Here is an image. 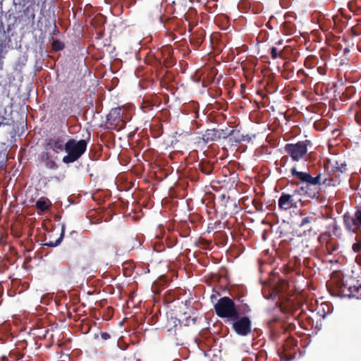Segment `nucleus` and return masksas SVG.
Masks as SVG:
<instances>
[{
    "mask_svg": "<svg viewBox=\"0 0 361 361\" xmlns=\"http://www.w3.org/2000/svg\"><path fill=\"white\" fill-rule=\"evenodd\" d=\"M50 205L51 203L48 201V200L44 198H40L35 203L36 208L40 212H45L46 210L49 209Z\"/></svg>",
    "mask_w": 361,
    "mask_h": 361,
    "instance_id": "17",
    "label": "nucleus"
},
{
    "mask_svg": "<svg viewBox=\"0 0 361 361\" xmlns=\"http://www.w3.org/2000/svg\"><path fill=\"white\" fill-rule=\"evenodd\" d=\"M309 143L310 141L307 140L296 143H287L284 146V151L293 161H299L306 158Z\"/></svg>",
    "mask_w": 361,
    "mask_h": 361,
    "instance_id": "5",
    "label": "nucleus"
},
{
    "mask_svg": "<svg viewBox=\"0 0 361 361\" xmlns=\"http://www.w3.org/2000/svg\"><path fill=\"white\" fill-rule=\"evenodd\" d=\"M124 106L112 109L106 116V128L119 130L126 127V121L124 117Z\"/></svg>",
    "mask_w": 361,
    "mask_h": 361,
    "instance_id": "4",
    "label": "nucleus"
},
{
    "mask_svg": "<svg viewBox=\"0 0 361 361\" xmlns=\"http://www.w3.org/2000/svg\"><path fill=\"white\" fill-rule=\"evenodd\" d=\"M245 137L239 130H231L228 132V128H226V139L228 138V142L231 146L236 147L243 140H245Z\"/></svg>",
    "mask_w": 361,
    "mask_h": 361,
    "instance_id": "13",
    "label": "nucleus"
},
{
    "mask_svg": "<svg viewBox=\"0 0 361 361\" xmlns=\"http://www.w3.org/2000/svg\"><path fill=\"white\" fill-rule=\"evenodd\" d=\"M52 48L55 51H60L64 48V44L59 40H54L52 42Z\"/></svg>",
    "mask_w": 361,
    "mask_h": 361,
    "instance_id": "23",
    "label": "nucleus"
},
{
    "mask_svg": "<svg viewBox=\"0 0 361 361\" xmlns=\"http://www.w3.org/2000/svg\"><path fill=\"white\" fill-rule=\"evenodd\" d=\"M8 357L11 359V361H15L22 358L23 355L19 352L11 351L8 353V356L3 355H1V361H8Z\"/></svg>",
    "mask_w": 361,
    "mask_h": 361,
    "instance_id": "19",
    "label": "nucleus"
},
{
    "mask_svg": "<svg viewBox=\"0 0 361 361\" xmlns=\"http://www.w3.org/2000/svg\"><path fill=\"white\" fill-rule=\"evenodd\" d=\"M343 220L345 226L348 231L354 233L357 232L358 230L361 231V207L357 209L353 216L345 214Z\"/></svg>",
    "mask_w": 361,
    "mask_h": 361,
    "instance_id": "8",
    "label": "nucleus"
},
{
    "mask_svg": "<svg viewBox=\"0 0 361 361\" xmlns=\"http://www.w3.org/2000/svg\"><path fill=\"white\" fill-rule=\"evenodd\" d=\"M278 44H282V40H281V41H279V42H278Z\"/></svg>",
    "mask_w": 361,
    "mask_h": 361,
    "instance_id": "40",
    "label": "nucleus"
},
{
    "mask_svg": "<svg viewBox=\"0 0 361 361\" xmlns=\"http://www.w3.org/2000/svg\"><path fill=\"white\" fill-rule=\"evenodd\" d=\"M347 170V166L345 163H339L338 161H336L335 164L332 166V171L336 173H345Z\"/></svg>",
    "mask_w": 361,
    "mask_h": 361,
    "instance_id": "20",
    "label": "nucleus"
},
{
    "mask_svg": "<svg viewBox=\"0 0 361 361\" xmlns=\"http://www.w3.org/2000/svg\"><path fill=\"white\" fill-rule=\"evenodd\" d=\"M249 311H250V308L248 307V306L246 305V306L243 307V313H246Z\"/></svg>",
    "mask_w": 361,
    "mask_h": 361,
    "instance_id": "35",
    "label": "nucleus"
},
{
    "mask_svg": "<svg viewBox=\"0 0 361 361\" xmlns=\"http://www.w3.org/2000/svg\"><path fill=\"white\" fill-rule=\"evenodd\" d=\"M204 37H205L204 31L201 29L200 30L196 31L194 33L193 39H196L197 43L200 44L204 41Z\"/></svg>",
    "mask_w": 361,
    "mask_h": 361,
    "instance_id": "22",
    "label": "nucleus"
},
{
    "mask_svg": "<svg viewBox=\"0 0 361 361\" xmlns=\"http://www.w3.org/2000/svg\"><path fill=\"white\" fill-rule=\"evenodd\" d=\"M270 54L273 59H276L279 56L282 57V54L279 53L278 49L276 47H272L271 49Z\"/></svg>",
    "mask_w": 361,
    "mask_h": 361,
    "instance_id": "27",
    "label": "nucleus"
},
{
    "mask_svg": "<svg viewBox=\"0 0 361 361\" xmlns=\"http://www.w3.org/2000/svg\"><path fill=\"white\" fill-rule=\"evenodd\" d=\"M231 326L234 332L241 336H246L252 332V322L247 316H237L231 320Z\"/></svg>",
    "mask_w": 361,
    "mask_h": 361,
    "instance_id": "7",
    "label": "nucleus"
},
{
    "mask_svg": "<svg viewBox=\"0 0 361 361\" xmlns=\"http://www.w3.org/2000/svg\"><path fill=\"white\" fill-rule=\"evenodd\" d=\"M317 71L322 75H326V63H324L322 66H318L317 67Z\"/></svg>",
    "mask_w": 361,
    "mask_h": 361,
    "instance_id": "28",
    "label": "nucleus"
},
{
    "mask_svg": "<svg viewBox=\"0 0 361 361\" xmlns=\"http://www.w3.org/2000/svg\"><path fill=\"white\" fill-rule=\"evenodd\" d=\"M299 74H305V72L302 69H300L298 71V75Z\"/></svg>",
    "mask_w": 361,
    "mask_h": 361,
    "instance_id": "37",
    "label": "nucleus"
},
{
    "mask_svg": "<svg viewBox=\"0 0 361 361\" xmlns=\"http://www.w3.org/2000/svg\"><path fill=\"white\" fill-rule=\"evenodd\" d=\"M290 63H286L284 64V66H285V71L286 72H288V77H291V75H290V73H293V68H290Z\"/></svg>",
    "mask_w": 361,
    "mask_h": 361,
    "instance_id": "32",
    "label": "nucleus"
},
{
    "mask_svg": "<svg viewBox=\"0 0 361 361\" xmlns=\"http://www.w3.org/2000/svg\"><path fill=\"white\" fill-rule=\"evenodd\" d=\"M313 219L312 217L306 216L302 219L301 223L300 224V226H304L307 224H310L311 221Z\"/></svg>",
    "mask_w": 361,
    "mask_h": 361,
    "instance_id": "29",
    "label": "nucleus"
},
{
    "mask_svg": "<svg viewBox=\"0 0 361 361\" xmlns=\"http://www.w3.org/2000/svg\"><path fill=\"white\" fill-rule=\"evenodd\" d=\"M101 337L103 340H108L111 338V336L109 333L107 332H102L101 333Z\"/></svg>",
    "mask_w": 361,
    "mask_h": 361,
    "instance_id": "33",
    "label": "nucleus"
},
{
    "mask_svg": "<svg viewBox=\"0 0 361 361\" xmlns=\"http://www.w3.org/2000/svg\"><path fill=\"white\" fill-rule=\"evenodd\" d=\"M44 165L47 169H56L58 167L56 163L51 158L44 163Z\"/></svg>",
    "mask_w": 361,
    "mask_h": 361,
    "instance_id": "25",
    "label": "nucleus"
},
{
    "mask_svg": "<svg viewBox=\"0 0 361 361\" xmlns=\"http://www.w3.org/2000/svg\"><path fill=\"white\" fill-rule=\"evenodd\" d=\"M290 173L293 179L290 183L297 186L306 185L309 188L312 185L336 186L339 184V181L332 177L322 178V173L320 171L315 176H312L308 172L299 171L295 166H293L290 169Z\"/></svg>",
    "mask_w": 361,
    "mask_h": 361,
    "instance_id": "1",
    "label": "nucleus"
},
{
    "mask_svg": "<svg viewBox=\"0 0 361 361\" xmlns=\"http://www.w3.org/2000/svg\"><path fill=\"white\" fill-rule=\"evenodd\" d=\"M161 54L164 58V65L166 68H169L175 65L176 59L173 57V50L169 47H164L161 49Z\"/></svg>",
    "mask_w": 361,
    "mask_h": 361,
    "instance_id": "14",
    "label": "nucleus"
},
{
    "mask_svg": "<svg viewBox=\"0 0 361 361\" xmlns=\"http://www.w3.org/2000/svg\"><path fill=\"white\" fill-rule=\"evenodd\" d=\"M300 317L299 324L302 329L307 330L313 327L314 320L310 316L307 315L305 312H302Z\"/></svg>",
    "mask_w": 361,
    "mask_h": 361,
    "instance_id": "16",
    "label": "nucleus"
},
{
    "mask_svg": "<svg viewBox=\"0 0 361 361\" xmlns=\"http://www.w3.org/2000/svg\"><path fill=\"white\" fill-rule=\"evenodd\" d=\"M28 0H13V5L16 7L17 6H25V3Z\"/></svg>",
    "mask_w": 361,
    "mask_h": 361,
    "instance_id": "31",
    "label": "nucleus"
},
{
    "mask_svg": "<svg viewBox=\"0 0 361 361\" xmlns=\"http://www.w3.org/2000/svg\"><path fill=\"white\" fill-rule=\"evenodd\" d=\"M214 310L218 317L228 319L229 321L240 315L239 306L235 305L233 300L227 296L218 300L214 305Z\"/></svg>",
    "mask_w": 361,
    "mask_h": 361,
    "instance_id": "3",
    "label": "nucleus"
},
{
    "mask_svg": "<svg viewBox=\"0 0 361 361\" xmlns=\"http://www.w3.org/2000/svg\"><path fill=\"white\" fill-rule=\"evenodd\" d=\"M338 293L341 297L361 299V285L357 282V285H349L343 282L339 287Z\"/></svg>",
    "mask_w": 361,
    "mask_h": 361,
    "instance_id": "9",
    "label": "nucleus"
},
{
    "mask_svg": "<svg viewBox=\"0 0 361 361\" xmlns=\"http://www.w3.org/2000/svg\"><path fill=\"white\" fill-rule=\"evenodd\" d=\"M160 101L156 96L151 97H144L141 105V109L144 112L147 113L154 109V106H159Z\"/></svg>",
    "mask_w": 361,
    "mask_h": 361,
    "instance_id": "15",
    "label": "nucleus"
},
{
    "mask_svg": "<svg viewBox=\"0 0 361 361\" xmlns=\"http://www.w3.org/2000/svg\"><path fill=\"white\" fill-rule=\"evenodd\" d=\"M91 329V326H90V324H89V322H83L82 325V331H83L84 334H87L90 331Z\"/></svg>",
    "mask_w": 361,
    "mask_h": 361,
    "instance_id": "30",
    "label": "nucleus"
},
{
    "mask_svg": "<svg viewBox=\"0 0 361 361\" xmlns=\"http://www.w3.org/2000/svg\"><path fill=\"white\" fill-rule=\"evenodd\" d=\"M87 147V142L85 140L68 139L64 147L67 154L63 157L62 161L64 164H71L78 161L85 152Z\"/></svg>",
    "mask_w": 361,
    "mask_h": 361,
    "instance_id": "2",
    "label": "nucleus"
},
{
    "mask_svg": "<svg viewBox=\"0 0 361 361\" xmlns=\"http://www.w3.org/2000/svg\"><path fill=\"white\" fill-rule=\"evenodd\" d=\"M284 27H285V28H286V27L288 28V30H287L288 34H292L293 28H292V25L291 24L286 23L284 24Z\"/></svg>",
    "mask_w": 361,
    "mask_h": 361,
    "instance_id": "34",
    "label": "nucleus"
},
{
    "mask_svg": "<svg viewBox=\"0 0 361 361\" xmlns=\"http://www.w3.org/2000/svg\"><path fill=\"white\" fill-rule=\"evenodd\" d=\"M192 320L193 324H195L196 322V318H193Z\"/></svg>",
    "mask_w": 361,
    "mask_h": 361,
    "instance_id": "39",
    "label": "nucleus"
},
{
    "mask_svg": "<svg viewBox=\"0 0 361 361\" xmlns=\"http://www.w3.org/2000/svg\"><path fill=\"white\" fill-rule=\"evenodd\" d=\"M66 136H54L45 140L46 149H51L55 153L59 154L64 150L66 145Z\"/></svg>",
    "mask_w": 361,
    "mask_h": 361,
    "instance_id": "10",
    "label": "nucleus"
},
{
    "mask_svg": "<svg viewBox=\"0 0 361 361\" xmlns=\"http://www.w3.org/2000/svg\"><path fill=\"white\" fill-rule=\"evenodd\" d=\"M352 249L355 252H361V240H357V242L353 245Z\"/></svg>",
    "mask_w": 361,
    "mask_h": 361,
    "instance_id": "26",
    "label": "nucleus"
},
{
    "mask_svg": "<svg viewBox=\"0 0 361 361\" xmlns=\"http://www.w3.org/2000/svg\"><path fill=\"white\" fill-rule=\"evenodd\" d=\"M21 20L25 23V25L32 27L35 21V6L33 3L29 4L18 16Z\"/></svg>",
    "mask_w": 361,
    "mask_h": 361,
    "instance_id": "12",
    "label": "nucleus"
},
{
    "mask_svg": "<svg viewBox=\"0 0 361 361\" xmlns=\"http://www.w3.org/2000/svg\"><path fill=\"white\" fill-rule=\"evenodd\" d=\"M3 61L0 60V70H1L3 68Z\"/></svg>",
    "mask_w": 361,
    "mask_h": 361,
    "instance_id": "38",
    "label": "nucleus"
},
{
    "mask_svg": "<svg viewBox=\"0 0 361 361\" xmlns=\"http://www.w3.org/2000/svg\"><path fill=\"white\" fill-rule=\"evenodd\" d=\"M221 138L226 139V129H207L202 137L203 142L206 144L216 142Z\"/></svg>",
    "mask_w": 361,
    "mask_h": 361,
    "instance_id": "11",
    "label": "nucleus"
},
{
    "mask_svg": "<svg viewBox=\"0 0 361 361\" xmlns=\"http://www.w3.org/2000/svg\"><path fill=\"white\" fill-rule=\"evenodd\" d=\"M73 87H74V81H72V82H71L70 86H69L68 87H69V88H72L71 90H74Z\"/></svg>",
    "mask_w": 361,
    "mask_h": 361,
    "instance_id": "36",
    "label": "nucleus"
},
{
    "mask_svg": "<svg viewBox=\"0 0 361 361\" xmlns=\"http://www.w3.org/2000/svg\"><path fill=\"white\" fill-rule=\"evenodd\" d=\"M199 169L202 173L209 175L213 171V166L209 162L200 161L199 164Z\"/></svg>",
    "mask_w": 361,
    "mask_h": 361,
    "instance_id": "18",
    "label": "nucleus"
},
{
    "mask_svg": "<svg viewBox=\"0 0 361 361\" xmlns=\"http://www.w3.org/2000/svg\"><path fill=\"white\" fill-rule=\"evenodd\" d=\"M307 190L308 188L305 185V186H301L300 188L295 189L291 195L282 192L278 201L279 207L281 210L286 211L290 208H296L298 207V202L295 200L294 196L295 195H300L301 192L307 194Z\"/></svg>",
    "mask_w": 361,
    "mask_h": 361,
    "instance_id": "6",
    "label": "nucleus"
},
{
    "mask_svg": "<svg viewBox=\"0 0 361 361\" xmlns=\"http://www.w3.org/2000/svg\"><path fill=\"white\" fill-rule=\"evenodd\" d=\"M49 159H51L49 154L45 152H42L38 157L39 161L42 163H46Z\"/></svg>",
    "mask_w": 361,
    "mask_h": 361,
    "instance_id": "24",
    "label": "nucleus"
},
{
    "mask_svg": "<svg viewBox=\"0 0 361 361\" xmlns=\"http://www.w3.org/2000/svg\"><path fill=\"white\" fill-rule=\"evenodd\" d=\"M64 232H65V229H64V226H63L62 228H61V232L60 236L55 241L50 240L47 243H45L44 244V245H46V246H48L50 247H56L57 245H59L61 243V242L63 239V237L64 235Z\"/></svg>",
    "mask_w": 361,
    "mask_h": 361,
    "instance_id": "21",
    "label": "nucleus"
}]
</instances>
